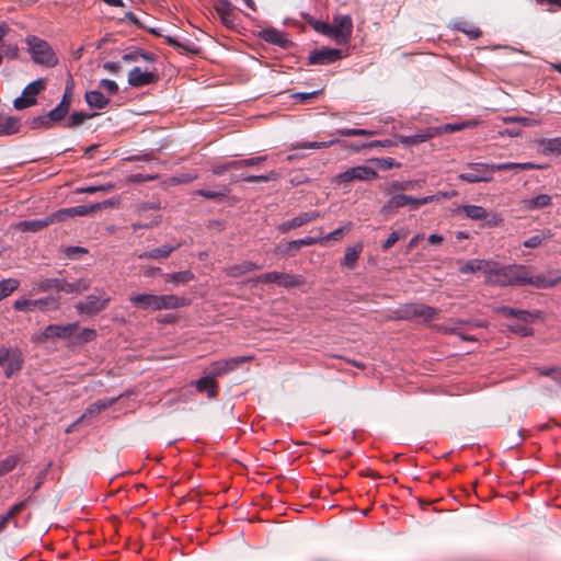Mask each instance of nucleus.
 Returning a JSON list of instances; mask_svg holds the SVG:
<instances>
[{"mask_svg":"<svg viewBox=\"0 0 561 561\" xmlns=\"http://www.w3.org/2000/svg\"><path fill=\"white\" fill-rule=\"evenodd\" d=\"M77 329V322L68 324H49L44 329L42 336L44 339H68L73 335Z\"/></svg>","mask_w":561,"mask_h":561,"instance_id":"18","label":"nucleus"},{"mask_svg":"<svg viewBox=\"0 0 561 561\" xmlns=\"http://www.w3.org/2000/svg\"><path fill=\"white\" fill-rule=\"evenodd\" d=\"M453 30L466 34L470 39H477L482 35V32L479 27L463 20L455 21L453 23Z\"/></svg>","mask_w":561,"mask_h":561,"instance_id":"39","label":"nucleus"},{"mask_svg":"<svg viewBox=\"0 0 561 561\" xmlns=\"http://www.w3.org/2000/svg\"><path fill=\"white\" fill-rule=\"evenodd\" d=\"M96 336V332L93 329H83L77 336L76 340L78 343H87L94 340Z\"/></svg>","mask_w":561,"mask_h":561,"instance_id":"64","label":"nucleus"},{"mask_svg":"<svg viewBox=\"0 0 561 561\" xmlns=\"http://www.w3.org/2000/svg\"><path fill=\"white\" fill-rule=\"evenodd\" d=\"M57 221H59V220L57 217V213L55 211V213H53L44 218H41V219L21 221L19 224V229L24 232H37V231L44 229L45 227H47L54 222H57Z\"/></svg>","mask_w":561,"mask_h":561,"instance_id":"21","label":"nucleus"},{"mask_svg":"<svg viewBox=\"0 0 561 561\" xmlns=\"http://www.w3.org/2000/svg\"><path fill=\"white\" fill-rule=\"evenodd\" d=\"M163 278L165 283L179 286L192 282L195 278V276L193 272H191L190 270H185L174 273H165L163 274Z\"/></svg>","mask_w":561,"mask_h":561,"instance_id":"36","label":"nucleus"},{"mask_svg":"<svg viewBox=\"0 0 561 561\" xmlns=\"http://www.w3.org/2000/svg\"><path fill=\"white\" fill-rule=\"evenodd\" d=\"M230 192V188L228 186H222L220 191H213V190H198L196 191V194L199 196H203L207 199H217V198H225Z\"/></svg>","mask_w":561,"mask_h":561,"instance_id":"52","label":"nucleus"},{"mask_svg":"<svg viewBox=\"0 0 561 561\" xmlns=\"http://www.w3.org/2000/svg\"><path fill=\"white\" fill-rule=\"evenodd\" d=\"M318 232H319V236L317 237H305V238H301V239H297V243H298V247L299 249L301 247H309V245H313V244H317V243H323V239H322V233H323V230L322 228H318Z\"/></svg>","mask_w":561,"mask_h":561,"instance_id":"58","label":"nucleus"},{"mask_svg":"<svg viewBox=\"0 0 561 561\" xmlns=\"http://www.w3.org/2000/svg\"><path fill=\"white\" fill-rule=\"evenodd\" d=\"M90 287L91 280L85 277L79 278L75 282H68L66 278H62L61 291L66 294H81Z\"/></svg>","mask_w":561,"mask_h":561,"instance_id":"28","label":"nucleus"},{"mask_svg":"<svg viewBox=\"0 0 561 561\" xmlns=\"http://www.w3.org/2000/svg\"><path fill=\"white\" fill-rule=\"evenodd\" d=\"M116 399H101L96 400L94 403H92L90 407L87 408L85 413L82 415V417L90 415L94 416L98 415L101 411L110 408Z\"/></svg>","mask_w":561,"mask_h":561,"instance_id":"46","label":"nucleus"},{"mask_svg":"<svg viewBox=\"0 0 561 561\" xmlns=\"http://www.w3.org/2000/svg\"><path fill=\"white\" fill-rule=\"evenodd\" d=\"M298 251L299 247L297 240L288 241L285 244H278L274 249V253L276 254H289L291 256L296 255Z\"/></svg>","mask_w":561,"mask_h":561,"instance_id":"53","label":"nucleus"},{"mask_svg":"<svg viewBox=\"0 0 561 561\" xmlns=\"http://www.w3.org/2000/svg\"><path fill=\"white\" fill-rule=\"evenodd\" d=\"M460 210L466 215V217L473 220H482L488 217L486 210L482 206L478 205H463Z\"/></svg>","mask_w":561,"mask_h":561,"instance_id":"44","label":"nucleus"},{"mask_svg":"<svg viewBox=\"0 0 561 561\" xmlns=\"http://www.w3.org/2000/svg\"><path fill=\"white\" fill-rule=\"evenodd\" d=\"M20 286V280L16 278H5L0 280V301L9 297Z\"/></svg>","mask_w":561,"mask_h":561,"instance_id":"45","label":"nucleus"},{"mask_svg":"<svg viewBox=\"0 0 561 561\" xmlns=\"http://www.w3.org/2000/svg\"><path fill=\"white\" fill-rule=\"evenodd\" d=\"M524 271L525 265L522 264L502 265L499 262L490 261L484 282L486 285L499 287L522 286Z\"/></svg>","mask_w":561,"mask_h":561,"instance_id":"1","label":"nucleus"},{"mask_svg":"<svg viewBox=\"0 0 561 561\" xmlns=\"http://www.w3.org/2000/svg\"><path fill=\"white\" fill-rule=\"evenodd\" d=\"M255 282L262 284H276L280 287L290 289L304 285L305 277L299 274L273 271L256 276Z\"/></svg>","mask_w":561,"mask_h":561,"instance_id":"8","label":"nucleus"},{"mask_svg":"<svg viewBox=\"0 0 561 561\" xmlns=\"http://www.w3.org/2000/svg\"><path fill=\"white\" fill-rule=\"evenodd\" d=\"M261 266L257 264L251 262V261H243L238 264H233L228 266L225 272L230 277H239L242 276L251 271L260 270Z\"/></svg>","mask_w":561,"mask_h":561,"instance_id":"33","label":"nucleus"},{"mask_svg":"<svg viewBox=\"0 0 561 561\" xmlns=\"http://www.w3.org/2000/svg\"><path fill=\"white\" fill-rule=\"evenodd\" d=\"M561 282V271L551 270L546 273L533 275L530 268L525 265V271L522 276V286L530 285L538 289H547L556 286Z\"/></svg>","mask_w":561,"mask_h":561,"instance_id":"7","label":"nucleus"},{"mask_svg":"<svg viewBox=\"0 0 561 561\" xmlns=\"http://www.w3.org/2000/svg\"><path fill=\"white\" fill-rule=\"evenodd\" d=\"M72 102V81L67 83L60 102L53 108L65 121L68 115Z\"/></svg>","mask_w":561,"mask_h":561,"instance_id":"29","label":"nucleus"},{"mask_svg":"<svg viewBox=\"0 0 561 561\" xmlns=\"http://www.w3.org/2000/svg\"><path fill=\"white\" fill-rule=\"evenodd\" d=\"M61 122H64V119L57 114V112L50 110L44 115L28 118L26 121V125L30 129H50Z\"/></svg>","mask_w":561,"mask_h":561,"instance_id":"17","label":"nucleus"},{"mask_svg":"<svg viewBox=\"0 0 561 561\" xmlns=\"http://www.w3.org/2000/svg\"><path fill=\"white\" fill-rule=\"evenodd\" d=\"M129 301L137 308L158 311L159 295L137 294L130 296Z\"/></svg>","mask_w":561,"mask_h":561,"instance_id":"22","label":"nucleus"},{"mask_svg":"<svg viewBox=\"0 0 561 561\" xmlns=\"http://www.w3.org/2000/svg\"><path fill=\"white\" fill-rule=\"evenodd\" d=\"M251 359L252 356H238L229 359L214 362L210 365V375L215 378L222 376L229 371L234 370L239 365Z\"/></svg>","mask_w":561,"mask_h":561,"instance_id":"16","label":"nucleus"},{"mask_svg":"<svg viewBox=\"0 0 561 561\" xmlns=\"http://www.w3.org/2000/svg\"><path fill=\"white\" fill-rule=\"evenodd\" d=\"M320 217H321V214L318 210L302 211V213H299L294 218H291L290 220L283 221L277 227V230L280 233H287L290 230L302 227L305 225H308V224L317 220Z\"/></svg>","mask_w":561,"mask_h":561,"instance_id":"14","label":"nucleus"},{"mask_svg":"<svg viewBox=\"0 0 561 561\" xmlns=\"http://www.w3.org/2000/svg\"><path fill=\"white\" fill-rule=\"evenodd\" d=\"M95 114H88L84 112H73L65 124L66 128H76L82 125L87 119L92 118Z\"/></svg>","mask_w":561,"mask_h":561,"instance_id":"47","label":"nucleus"},{"mask_svg":"<svg viewBox=\"0 0 561 561\" xmlns=\"http://www.w3.org/2000/svg\"><path fill=\"white\" fill-rule=\"evenodd\" d=\"M497 312L505 316V317H512L516 318L517 320L523 321L524 323H529L534 321L535 318H537V312H530L528 310L517 309V308H511L506 306H502L497 308Z\"/></svg>","mask_w":561,"mask_h":561,"instance_id":"27","label":"nucleus"},{"mask_svg":"<svg viewBox=\"0 0 561 561\" xmlns=\"http://www.w3.org/2000/svg\"><path fill=\"white\" fill-rule=\"evenodd\" d=\"M180 243L176 244H163L159 248L151 249L149 251H145L138 255V259H149V260H161L167 259L171 255L172 252L180 248Z\"/></svg>","mask_w":561,"mask_h":561,"instance_id":"24","label":"nucleus"},{"mask_svg":"<svg viewBox=\"0 0 561 561\" xmlns=\"http://www.w3.org/2000/svg\"><path fill=\"white\" fill-rule=\"evenodd\" d=\"M26 505V501H21L16 504H14L7 514L2 515L0 517V523L2 524V529L4 530L9 520L13 518L16 514H19L22 510H24Z\"/></svg>","mask_w":561,"mask_h":561,"instance_id":"51","label":"nucleus"},{"mask_svg":"<svg viewBox=\"0 0 561 561\" xmlns=\"http://www.w3.org/2000/svg\"><path fill=\"white\" fill-rule=\"evenodd\" d=\"M546 151L561 153V138H550L542 141Z\"/></svg>","mask_w":561,"mask_h":561,"instance_id":"59","label":"nucleus"},{"mask_svg":"<svg viewBox=\"0 0 561 561\" xmlns=\"http://www.w3.org/2000/svg\"><path fill=\"white\" fill-rule=\"evenodd\" d=\"M341 137H354V136H374L377 134L375 130L362 129V128H340L335 131Z\"/></svg>","mask_w":561,"mask_h":561,"instance_id":"48","label":"nucleus"},{"mask_svg":"<svg viewBox=\"0 0 561 561\" xmlns=\"http://www.w3.org/2000/svg\"><path fill=\"white\" fill-rule=\"evenodd\" d=\"M412 181H393L388 187L389 193L402 192L412 187Z\"/></svg>","mask_w":561,"mask_h":561,"instance_id":"60","label":"nucleus"},{"mask_svg":"<svg viewBox=\"0 0 561 561\" xmlns=\"http://www.w3.org/2000/svg\"><path fill=\"white\" fill-rule=\"evenodd\" d=\"M278 179V174L275 171H271L267 174L260 175H241L239 180L248 182V183H259V182H268L275 181Z\"/></svg>","mask_w":561,"mask_h":561,"instance_id":"50","label":"nucleus"},{"mask_svg":"<svg viewBox=\"0 0 561 561\" xmlns=\"http://www.w3.org/2000/svg\"><path fill=\"white\" fill-rule=\"evenodd\" d=\"M468 171L461 172L458 178L468 183H480V182H491L493 180L491 168L492 164L488 163H479V162H470L467 165Z\"/></svg>","mask_w":561,"mask_h":561,"instance_id":"10","label":"nucleus"},{"mask_svg":"<svg viewBox=\"0 0 561 561\" xmlns=\"http://www.w3.org/2000/svg\"><path fill=\"white\" fill-rule=\"evenodd\" d=\"M363 251V243L358 242L354 247H350L346 249L344 257L341 261V267L353 270L355 262L359 259V255Z\"/></svg>","mask_w":561,"mask_h":561,"instance_id":"32","label":"nucleus"},{"mask_svg":"<svg viewBox=\"0 0 561 561\" xmlns=\"http://www.w3.org/2000/svg\"><path fill=\"white\" fill-rule=\"evenodd\" d=\"M551 238V233L548 231L547 233L542 234H535L528 239H526L523 244L526 248H538L542 244L543 241Z\"/></svg>","mask_w":561,"mask_h":561,"instance_id":"57","label":"nucleus"},{"mask_svg":"<svg viewBox=\"0 0 561 561\" xmlns=\"http://www.w3.org/2000/svg\"><path fill=\"white\" fill-rule=\"evenodd\" d=\"M261 37L265 42L277 45L283 48L287 47L288 44L290 43L285 33L273 27L262 30Z\"/></svg>","mask_w":561,"mask_h":561,"instance_id":"26","label":"nucleus"},{"mask_svg":"<svg viewBox=\"0 0 561 561\" xmlns=\"http://www.w3.org/2000/svg\"><path fill=\"white\" fill-rule=\"evenodd\" d=\"M522 203L525 209L535 210L551 206L552 198L548 194H539L535 197L524 199Z\"/></svg>","mask_w":561,"mask_h":561,"instance_id":"31","label":"nucleus"},{"mask_svg":"<svg viewBox=\"0 0 561 561\" xmlns=\"http://www.w3.org/2000/svg\"><path fill=\"white\" fill-rule=\"evenodd\" d=\"M435 199V196H424V197H412L405 194H394L392 195L381 207V214H394L399 208L409 207L410 209H417L423 205L432 203Z\"/></svg>","mask_w":561,"mask_h":561,"instance_id":"3","label":"nucleus"},{"mask_svg":"<svg viewBox=\"0 0 561 561\" xmlns=\"http://www.w3.org/2000/svg\"><path fill=\"white\" fill-rule=\"evenodd\" d=\"M45 89V81L37 79L28 83L22 91V94L13 101L15 110H24L34 106L37 103V95Z\"/></svg>","mask_w":561,"mask_h":561,"instance_id":"11","label":"nucleus"},{"mask_svg":"<svg viewBox=\"0 0 561 561\" xmlns=\"http://www.w3.org/2000/svg\"><path fill=\"white\" fill-rule=\"evenodd\" d=\"M13 308L16 311L33 312V311H56L60 308V297L58 296H46L38 299L19 298L14 301Z\"/></svg>","mask_w":561,"mask_h":561,"instance_id":"4","label":"nucleus"},{"mask_svg":"<svg viewBox=\"0 0 561 561\" xmlns=\"http://www.w3.org/2000/svg\"><path fill=\"white\" fill-rule=\"evenodd\" d=\"M84 99L90 107L96 110L105 108L110 103V99L99 90L87 91Z\"/></svg>","mask_w":561,"mask_h":561,"instance_id":"30","label":"nucleus"},{"mask_svg":"<svg viewBox=\"0 0 561 561\" xmlns=\"http://www.w3.org/2000/svg\"><path fill=\"white\" fill-rule=\"evenodd\" d=\"M439 310L437 308L423 304H405L398 310V318L402 320H417L420 322H430L437 318Z\"/></svg>","mask_w":561,"mask_h":561,"instance_id":"6","label":"nucleus"},{"mask_svg":"<svg viewBox=\"0 0 561 561\" xmlns=\"http://www.w3.org/2000/svg\"><path fill=\"white\" fill-rule=\"evenodd\" d=\"M23 354L18 347H0V366L3 368L7 378L19 373L23 366Z\"/></svg>","mask_w":561,"mask_h":561,"instance_id":"9","label":"nucleus"},{"mask_svg":"<svg viewBox=\"0 0 561 561\" xmlns=\"http://www.w3.org/2000/svg\"><path fill=\"white\" fill-rule=\"evenodd\" d=\"M455 325L453 327H449V325H439L438 327V330L444 332V333H448V334H460V327L461 324H468L472 328H482L484 325V323L482 321H463V320H455L454 321Z\"/></svg>","mask_w":561,"mask_h":561,"instance_id":"42","label":"nucleus"},{"mask_svg":"<svg viewBox=\"0 0 561 561\" xmlns=\"http://www.w3.org/2000/svg\"><path fill=\"white\" fill-rule=\"evenodd\" d=\"M320 91L312 92H297L291 95V98L298 103H308L310 100L314 99Z\"/></svg>","mask_w":561,"mask_h":561,"instance_id":"61","label":"nucleus"},{"mask_svg":"<svg viewBox=\"0 0 561 561\" xmlns=\"http://www.w3.org/2000/svg\"><path fill=\"white\" fill-rule=\"evenodd\" d=\"M157 80L158 76L156 72L141 70L139 67H134L128 73V83L134 88L148 85Z\"/></svg>","mask_w":561,"mask_h":561,"instance_id":"19","label":"nucleus"},{"mask_svg":"<svg viewBox=\"0 0 561 561\" xmlns=\"http://www.w3.org/2000/svg\"><path fill=\"white\" fill-rule=\"evenodd\" d=\"M19 462V458L16 456H8L7 458L0 461V477L12 471Z\"/></svg>","mask_w":561,"mask_h":561,"instance_id":"56","label":"nucleus"},{"mask_svg":"<svg viewBox=\"0 0 561 561\" xmlns=\"http://www.w3.org/2000/svg\"><path fill=\"white\" fill-rule=\"evenodd\" d=\"M191 304V300L186 297H180L176 295H159L158 310L167 309H179L186 307Z\"/></svg>","mask_w":561,"mask_h":561,"instance_id":"23","label":"nucleus"},{"mask_svg":"<svg viewBox=\"0 0 561 561\" xmlns=\"http://www.w3.org/2000/svg\"><path fill=\"white\" fill-rule=\"evenodd\" d=\"M538 374L541 376H548L557 382H559V380L561 379V369L557 367L538 368Z\"/></svg>","mask_w":561,"mask_h":561,"instance_id":"62","label":"nucleus"},{"mask_svg":"<svg viewBox=\"0 0 561 561\" xmlns=\"http://www.w3.org/2000/svg\"><path fill=\"white\" fill-rule=\"evenodd\" d=\"M378 176L377 171L367 165H356L339 173L334 181L337 184H347L353 181H371Z\"/></svg>","mask_w":561,"mask_h":561,"instance_id":"12","label":"nucleus"},{"mask_svg":"<svg viewBox=\"0 0 561 561\" xmlns=\"http://www.w3.org/2000/svg\"><path fill=\"white\" fill-rule=\"evenodd\" d=\"M195 387L199 392H206L208 398L217 397V382L215 381V377L211 375L199 378L195 382Z\"/></svg>","mask_w":561,"mask_h":561,"instance_id":"35","label":"nucleus"},{"mask_svg":"<svg viewBox=\"0 0 561 561\" xmlns=\"http://www.w3.org/2000/svg\"><path fill=\"white\" fill-rule=\"evenodd\" d=\"M20 129V119L14 116L0 114V135H12Z\"/></svg>","mask_w":561,"mask_h":561,"instance_id":"37","label":"nucleus"},{"mask_svg":"<svg viewBox=\"0 0 561 561\" xmlns=\"http://www.w3.org/2000/svg\"><path fill=\"white\" fill-rule=\"evenodd\" d=\"M352 228V224L348 222L345 226L339 227L337 229L331 231L327 236H322L323 245L327 244L328 241H339L341 240L346 232H348Z\"/></svg>","mask_w":561,"mask_h":561,"instance_id":"49","label":"nucleus"},{"mask_svg":"<svg viewBox=\"0 0 561 561\" xmlns=\"http://www.w3.org/2000/svg\"><path fill=\"white\" fill-rule=\"evenodd\" d=\"M25 42L35 64L46 67H55L58 64V58L48 42L37 36H27Z\"/></svg>","mask_w":561,"mask_h":561,"instance_id":"2","label":"nucleus"},{"mask_svg":"<svg viewBox=\"0 0 561 561\" xmlns=\"http://www.w3.org/2000/svg\"><path fill=\"white\" fill-rule=\"evenodd\" d=\"M491 260H469L467 261L460 268L459 272L461 274H469L476 272H482L484 274V278L486 277L488 267L490 265Z\"/></svg>","mask_w":561,"mask_h":561,"instance_id":"34","label":"nucleus"},{"mask_svg":"<svg viewBox=\"0 0 561 561\" xmlns=\"http://www.w3.org/2000/svg\"><path fill=\"white\" fill-rule=\"evenodd\" d=\"M215 10L220 18L221 23L232 28L236 24L234 8L229 0H217Z\"/></svg>","mask_w":561,"mask_h":561,"instance_id":"20","label":"nucleus"},{"mask_svg":"<svg viewBox=\"0 0 561 561\" xmlns=\"http://www.w3.org/2000/svg\"><path fill=\"white\" fill-rule=\"evenodd\" d=\"M333 38L337 43H347L353 32V21L347 14L336 15L333 19Z\"/></svg>","mask_w":561,"mask_h":561,"instance_id":"13","label":"nucleus"},{"mask_svg":"<svg viewBox=\"0 0 561 561\" xmlns=\"http://www.w3.org/2000/svg\"><path fill=\"white\" fill-rule=\"evenodd\" d=\"M110 301L111 297L103 288H95L94 294L89 295L84 300L77 302L75 308L81 314L93 316L106 309Z\"/></svg>","mask_w":561,"mask_h":561,"instance_id":"5","label":"nucleus"},{"mask_svg":"<svg viewBox=\"0 0 561 561\" xmlns=\"http://www.w3.org/2000/svg\"><path fill=\"white\" fill-rule=\"evenodd\" d=\"M140 59H142V60H145L147 62H153L156 60V57H154L153 54L148 53V51H144L141 49L131 50V51L125 53L122 56V60L125 64L137 62Z\"/></svg>","mask_w":561,"mask_h":561,"instance_id":"41","label":"nucleus"},{"mask_svg":"<svg viewBox=\"0 0 561 561\" xmlns=\"http://www.w3.org/2000/svg\"><path fill=\"white\" fill-rule=\"evenodd\" d=\"M491 168L493 169V171H507V170L528 171V170L539 169L540 167L533 162H523V163L503 162V163H493Z\"/></svg>","mask_w":561,"mask_h":561,"instance_id":"38","label":"nucleus"},{"mask_svg":"<svg viewBox=\"0 0 561 561\" xmlns=\"http://www.w3.org/2000/svg\"><path fill=\"white\" fill-rule=\"evenodd\" d=\"M337 142V139H331V140H328V141H306V142H301V144H298L296 146V148H301V149H324V148H329L331 147L332 145L336 144Z\"/></svg>","mask_w":561,"mask_h":561,"instance_id":"55","label":"nucleus"},{"mask_svg":"<svg viewBox=\"0 0 561 561\" xmlns=\"http://www.w3.org/2000/svg\"><path fill=\"white\" fill-rule=\"evenodd\" d=\"M100 88L104 89L110 95L118 92V85L114 80L102 79L99 83Z\"/></svg>","mask_w":561,"mask_h":561,"instance_id":"63","label":"nucleus"},{"mask_svg":"<svg viewBox=\"0 0 561 561\" xmlns=\"http://www.w3.org/2000/svg\"><path fill=\"white\" fill-rule=\"evenodd\" d=\"M342 58V51L337 48L322 47L310 51L309 65H329Z\"/></svg>","mask_w":561,"mask_h":561,"instance_id":"15","label":"nucleus"},{"mask_svg":"<svg viewBox=\"0 0 561 561\" xmlns=\"http://www.w3.org/2000/svg\"><path fill=\"white\" fill-rule=\"evenodd\" d=\"M98 208H99V205H91V206L79 205V206H75V207H70V208H62V209L57 210L56 213H57L58 220L62 221L69 217L87 216Z\"/></svg>","mask_w":561,"mask_h":561,"instance_id":"25","label":"nucleus"},{"mask_svg":"<svg viewBox=\"0 0 561 561\" xmlns=\"http://www.w3.org/2000/svg\"><path fill=\"white\" fill-rule=\"evenodd\" d=\"M435 135H436V133L434 131V129L427 128L425 131H422L419 134L401 136L400 141H401V144H403L405 146H411V145L425 142V141L432 139Z\"/></svg>","mask_w":561,"mask_h":561,"instance_id":"40","label":"nucleus"},{"mask_svg":"<svg viewBox=\"0 0 561 561\" xmlns=\"http://www.w3.org/2000/svg\"><path fill=\"white\" fill-rule=\"evenodd\" d=\"M408 234V231L404 229H400L397 231H392L389 237L385 240V242L381 245L382 251H388L391 249L397 241L404 238Z\"/></svg>","mask_w":561,"mask_h":561,"instance_id":"54","label":"nucleus"},{"mask_svg":"<svg viewBox=\"0 0 561 561\" xmlns=\"http://www.w3.org/2000/svg\"><path fill=\"white\" fill-rule=\"evenodd\" d=\"M62 278H42L37 283L36 290L39 293H47L49 290L61 291Z\"/></svg>","mask_w":561,"mask_h":561,"instance_id":"43","label":"nucleus"}]
</instances>
